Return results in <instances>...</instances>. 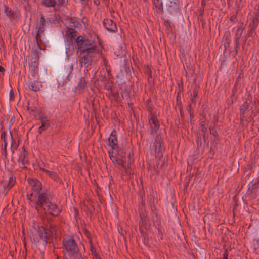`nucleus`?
Instances as JSON below:
<instances>
[{"instance_id":"1","label":"nucleus","mask_w":259,"mask_h":259,"mask_svg":"<svg viewBox=\"0 0 259 259\" xmlns=\"http://www.w3.org/2000/svg\"><path fill=\"white\" fill-rule=\"evenodd\" d=\"M29 183L33 191L31 195H38L36 205L38 211L54 216L58 215L60 212V209L53 202L52 196L48 192H40L42 189L40 182L37 180L32 179L29 181Z\"/></svg>"},{"instance_id":"2","label":"nucleus","mask_w":259,"mask_h":259,"mask_svg":"<svg viewBox=\"0 0 259 259\" xmlns=\"http://www.w3.org/2000/svg\"><path fill=\"white\" fill-rule=\"evenodd\" d=\"M76 44L80 51L81 66L88 67L91 65L95 60V55L99 53L101 49L98 38L93 40L89 36H79L76 40Z\"/></svg>"},{"instance_id":"3","label":"nucleus","mask_w":259,"mask_h":259,"mask_svg":"<svg viewBox=\"0 0 259 259\" xmlns=\"http://www.w3.org/2000/svg\"><path fill=\"white\" fill-rule=\"evenodd\" d=\"M108 142L109 145L112 149V151H109V154L113 163L121 167L126 168L125 158L122 155V152L117 149V139L113 132L111 133L108 138Z\"/></svg>"},{"instance_id":"4","label":"nucleus","mask_w":259,"mask_h":259,"mask_svg":"<svg viewBox=\"0 0 259 259\" xmlns=\"http://www.w3.org/2000/svg\"><path fill=\"white\" fill-rule=\"evenodd\" d=\"M63 248L66 259H81V254L74 240L70 238L64 240Z\"/></svg>"},{"instance_id":"5","label":"nucleus","mask_w":259,"mask_h":259,"mask_svg":"<svg viewBox=\"0 0 259 259\" xmlns=\"http://www.w3.org/2000/svg\"><path fill=\"white\" fill-rule=\"evenodd\" d=\"M50 235L49 232L45 228L39 227L37 232L33 235L31 241L36 246L41 245L45 246L50 242Z\"/></svg>"},{"instance_id":"6","label":"nucleus","mask_w":259,"mask_h":259,"mask_svg":"<svg viewBox=\"0 0 259 259\" xmlns=\"http://www.w3.org/2000/svg\"><path fill=\"white\" fill-rule=\"evenodd\" d=\"M66 35L71 39L75 35V31L72 28H67ZM74 51L73 42L70 39V41H68L65 46V53L67 57H69L73 54Z\"/></svg>"},{"instance_id":"7","label":"nucleus","mask_w":259,"mask_h":259,"mask_svg":"<svg viewBox=\"0 0 259 259\" xmlns=\"http://www.w3.org/2000/svg\"><path fill=\"white\" fill-rule=\"evenodd\" d=\"M154 146L155 147V153H157V157H161L163 149L161 147V138L159 135L155 138Z\"/></svg>"},{"instance_id":"8","label":"nucleus","mask_w":259,"mask_h":259,"mask_svg":"<svg viewBox=\"0 0 259 259\" xmlns=\"http://www.w3.org/2000/svg\"><path fill=\"white\" fill-rule=\"evenodd\" d=\"M149 123L151 126L152 132L153 134H157V130L159 126V122L154 116H152L149 120Z\"/></svg>"},{"instance_id":"9","label":"nucleus","mask_w":259,"mask_h":259,"mask_svg":"<svg viewBox=\"0 0 259 259\" xmlns=\"http://www.w3.org/2000/svg\"><path fill=\"white\" fill-rule=\"evenodd\" d=\"M103 24L105 28L109 31H113L115 28V25L111 20H106L104 21Z\"/></svg>"},{"instance_id":"10","label":"nucleus","mask_w":259,"mask_h":259,"mask_svg":"<svg viewBox=\"0 0 259 259\" xmlns=\"http://www.w3.org/2000/svg\"><path fill=\"white\" fill-rule=\"evenodd\" d=\"M73 69V65L72 63L68 64L65 67V74L68 79H69V77L72 74V70Z\"/></svg>"},{"instance_id":"11","label":"nucleus","mask_w":259,"mask_h":259,"mask_svg":"<svg viewBox=\"0 0 259 259\" xmlns=\"http://www.w3.org/2000/svg\"><path fill=\"white\" fill-rule=\"evenodd\" d=\"M29 88L32 91L36 92L39 90V84L35 81H31L29 82Z\"/></svg>"},{"instance_id":"12","label":"nucleus","mask_w":259,"mask_h":259,"mask_svg":"<svg viewBox=\"0 0 259 259\" xmlns=\"http://www.w3.org/2000/svg\"><path fill=\"white\" fill-rule=\"evenodd\" d=\"M177 1V0H163L161 4L162 6L165 4L166 6L172 7L176 5Z\"/></svg>"},{"instance_id":"13","label":"nucleus","mask_w":259,"mask_h":259,"mask_svg":"<svg viewBox=\"0 0 259 259\" xmlns=\"http://www.w3.org/2000/svg\"><path fill=\"white\" fill-rule=\"evenodd\" d=\"M42 4L46 7H54L56 2L55 0H42Z\"/></svg>"},{"instance_id":"14","label":"nucleus","mask_w":259,"mask_h":259,"mask_svg":"<svg viewBox=\"0 0 259 259\" xmlns=\"http://www.w3.org/2000/svg\"><path fill=\"white\" fill-rule=\"evenodd\" d=\"M5 12L6 15L9 16L10 18H14L15 14L11 10L9 9L7 7H5Z\"/></svg>"},{"instance_id":"15","label":"nucleus","mask_w":259,"mask_h":259,"mask_svg":"<svg viewBox=\"0 0 259 259\" xmlns=\"http://www.w3.org/2000/svg\"><path fill=\"white\" fill-rule=\"evenodd\" d=\"M85 84H86V82H85L84 79L81 78H80V81L78 84V88L79 89H83L84 88Z\"/></svg>"},{"instance_id":"16","label":"nucleus","mask_w":259,"mask_h":259,"mask_svg":"<svg viewBox=\"0 0 259 259\" xmlns=\"http://www.w3.org/2000/svg\"><path fill=\"white\" fill-rule=\"evenodd\" d=\"M46 171L51 177H52L54 179H56V178L57 177L56 174H55L54 172H53L52 171H48V170H46Z\"/></svg>"},{"instance_id":"17","label":"nucleus","mask_w":259,"mask_h":259,"mask_svg":"<svg viewBox=\"0 0 259 259\" xmlns=\"http://www.w3.org/2000/svg\"><path fill=\"white\" fill-rule=\"evenodd\" d=\"M1 138L4 141L5 147L6 148L7 146V142L5 139V133H2L1 134Z\"/></svg>"},{"instance_id":"18","label":"nucleus","mask_w":259,"mask_h":259,"mask_svg":"<svg viewBox=\"0 0 259 259\" xmlns=\"http://www.w3.org/2000/svg\"><path fill=\"white\" fill-rule=\"evenodd\" d=\"M13 185H14L13 179V178L10 179V182L7 185V187L10 188L13 186Z\"/></svg>"},{"instance_id":"19","label":"nucleus","mask_w":259,"mask_h":259,"mask_svg":"<svg viewBox=\"0 0 259 259\" xmlns=\"http://www.w3.org/2000/svg\"><path fill=\"white\" fill-rule=\"evenodd\" d=\"M47 125V123H45V122H42V125L41 126L39 127V132L40 133H41L42 132V131L43 130V127L46 126Z\"/></svg>"},{"instance_id":"20","label":"nucleus","mask_w":259,"mask_h":259,"mask_svg":"<svg viewBox=\"0 0 259 259\" xmlns=\"http://www.w3.org/2000/svg\"><path fill=\"white\" fill-rule=\"evenodd\" d=\"M210 132L211 134L214 135L216 133V131L212 127H210Z\"/></svg>"},{"instance_id":"21","label":"nucleus","mask_w":259,"mask_h":259,"mask_svg":"<svg viewBox=\"0 0 259 259\" xmlns=\"http://www.w3.org/2000/svg\"><path fill=\"white\" fill-rule=\"evenodd\" d=\"M4 68L2 66H0V72H3V71H4Z\"/></svg>"},{"instance_id":"22","label":"nucleus","mask_w":259,"mask_h":259,"mask_svg":"<svg viewBox=\"0 0 259 259\" xmlns=\"http://www.w3.org/2000/svg\"><path fill=\"white\" fill-rule=\"evenodd\" d=\"M44 18L42 17L41 18V23L42 24V25H43V22H44Z\"/></svg>"},{"instance_id":"23","label":"nucleus","mask_w":259,"mask_h":259,"mask_svg":"<svg viewBox=\"0 0 259 259\" xmlns=\"http://www.w3.org/2000/svg\"><path fill=\"white\" fill-rule=\"evenodd\" d=\"M202 130L203 131H204L206 130V128L204 126H202Z\"/></svg>"},{"instance_id":"24","label":"nucleus","mask_w":259,"mask_h":259,"mask_svg":"<svg viewBox=\"0 0 259 259\" xmlns=\"http://www.w3.org/2000/svg\"><path fill=\"white\" fill-rule=\"evenodd\" d=\"M224 258V259H228L227 255H225Z\"/></svg>"},{"instance_id":"25","label":"nucleus","mask_w":259,"mask_h":259,"mask_svg":"<svg viewBox=\"0 0 259 259\" xmlns=\"http://www.w3.org/2000/svg\"><path fill=\"white\" fill-rule=\"evenodd\" d=\"M103 61L104 64H105V61L104 59H103Z\"/></svg>"},{"instance_id":"26","label":"nucleus","mask_w":259,"mask_h":259,"mask_svg":"<svg viewBox=\"0 0 259 259\" xmlns=\"http://www.w3.org/2000/svg\"><path fill=\"white\" fill-rule=\"evenodd\" d=\"M20 158H22V155L20 157Z\"/></svg>"},{"instance_id":"27","label":"nucleus","mask_w":259,"mask_h":259,"mask_svg":"<svg viewBox=\"0 0 259 259\" xmlns=\"http://www.w3.org/2000/svg\"><path fill=\"white\" fill-rule=\"evenodd\" d=\"M56 259H58V258H56Z\"/></svg>"}]
</instances>
